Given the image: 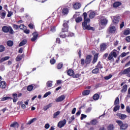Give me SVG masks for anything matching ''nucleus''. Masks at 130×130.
<instances>
[{"mask_svg": "<svg viewBox=\"0 0 130 130\" xmlns=\"http://www.w3.org/2000/svg\"><path fill=\"white\" fill-rule=\"evenodd\" d=\"M84 20V21L82 23V27L84 30H92L94 31L95 30L94 27L90 26L89 23L91 22L90 18H87V13L84 12L83 13Z\"/></svg>", "mask_w": 130, "mask_h": 130, "instance_id": "nucleus-1", "label": "nucleus"}, {"mask_svg": "<svg viewBox=\"0 0 130 130\" xmlns=\"http://www.w3.org/2000/svg\"><path fill=\"white\" fill-rule=\"evenodd\" d=\"M2 30L4 33H9V34H14L15 33L14 29H13V28L11 26H4L2 27Z\"/></svg>", "mask_w": 130, "mask_h": 130, "instance_id": "nucleus-2", "label": "nucleus"}, {"mask_svg": "<svg viewBox=\"0 0 130 130\" xmlns=\"http://www.w3.org/2000/svg\"><path fill=\"white\" fill-rule=\"evenodd\" d=\"M113 57L115 58L117 57V51L115 49L113 50L112 52H110L108 57V59H109V60H111Z\"/></svg>", "mask_w": 130, "mask_h": 130, "instance_id": "nucleus-3", "label": "nucleus"}, {"mask_svg": "<svg viewBox=\"0 0 130 130\" xmlns=\"http://www.w3.org/2000/svg\"><path fill=\"white\" fill-rule=\"evenodd\" d=\"M69 21H67V22H64L63 24L64 28H62V32H68V30H69V25L68 24H69Z\"/></svg>", "mask_w": 130, "mask_h": 130, "instance_id": "nucleus-4", "label": "nucleus"}, {"mask_svg": "<svg viewBox=\"0 0 130 130\" xmlns=\"http://www.w3.org/2000/svg\"><path fill=\"white\" fill-rule=\"evenodd\" d=\"M66 123H67V120L63 119L58 123L57 126L59 127V128H61V127H63V126L66 125Z\"/></svg>", "mask_w": 130, "mask_h": 130, "instance_id": "nucleus-5", "label": "nucleus"}, {"mask_svg": "<svg viewBox=\"0 0 130 130\" xmlns=\"http://www.w3.org/2000/svg\"><path fill=\"white\" fill-rule=\"evenodd\" d=\"M66 99V96L64 95H61L55 99L56 102H61Z\"/></svg>", "mask_w": 130, "mask_h": 130, "instance_id": "nucleus-6", "label": "nucleus"}, {"mask_svg": "<svg viewBox=\"0 0 130 130\" xmlns=\"http://www.w3.org/2000/svg\"><path fill=\"white\" fill-rule=\"evenodd\" d=\"M109 31L110 33H115V31H116V28L115 26L111 25L109 27Z\"/></svg>", "mask_w": 130, "mask_h": 130, "instance_id": "nucleus-7", "label": "nucleus"}, {"mask_svg": "<svg viewBox=\"0 0 130 130\" xmlns=\"http://www.w3.org/2000/svg\"><path fill=\"white\" fill-rule=\"evenodd\" d=\"M117 116H118L119 118H120V119H122V120L125 119L126 117H127V116H126V115L122 114L120 113H118L117 114Z\"/></svg>", "mask_w": 130, "mask_h": 130, "instance_id": "nucleus-8", "label": "nucleus"}, {"mask_svg": "<svg viewBox=\"0 0 130 130\" xmlns=\"http://www.w3.org/2000/svg\"><path fill=\"white\" fill-rule=\"evenodd\" d=\"M32 35L33 37L31 39V41L34 42L36 40V39H37L39 35L38 34V32L35 31L32 33Z\"/></svg>", "mask_w": 130, "mask_h": 130, "instance_id": "nucleus-9", "label": "nucleus"}, {"mask_svg": "<svg viewBox=\"0 0 130 130\" xmlns=\"http://www.w3.org/2000/svg\"><path fill=\"white\" fill-rule=\"evenodd\" d=\"M107 23H108V20H107V19L104 18L101 19V25H102V26L104 25H107Z\"/></svg>", "mask_w": 130, "mask_h": 130, "instance_id": "nucleus-10", "label": "nucleus"}, {"mask_svg": "<svg viewBox=\"0 0 130 130\" xmlns=\"http://www.w3.org/2000/svg\"><path fill=\"white\" fill-rule=\"evenodd\" d=\"M92 58V56L90 55H88L85 59V63L86 64H89L90 62H91V58Z\"/></svg>", "mask_w": 130, "mask_h": 130, "instance_id": "nucleus-11", "label": "nucleus"}, {"mask_svg": "<svg viewBox=\"0 0 130 130\" xmlns=\"http://www.w3.org/2000/svg\"><path fill=\"white\" fill-rule=\"evenodd\" d=\"M88 13V14H89V17L90 18V19H93V18L95 17V12L92 10H90Z\"/></svg>", "mask_w": 130, "mask_h": 130, "instance_id": "nucleus-12", "label": "nucleus"}, {"mask_svg": "<svg viewBox=\"0 0 130 130\" xmlns=\"http://www.w3.org/2000/svg\"><path fill=\"white\" fill-rule=\"evenodd\" d=\"M73 8L74 10H79L81 8V4L79 3H76L73 5Z\"/></svg>", "mask_w": 130, "mask_h": 130, "instance_id": "nucleus-13", "label": "nucleus"}, {"mask_svg": "<svg viewBox=\"0 0 130 130\" xmlns=\"http://www.w3.org/2000/svg\"><path fill=\"white\" fill-rule=\"evenodd\" d=\"M7 87V83L5 81H2L0 82V88L1 89H5Z\"/></svg>", "mask_w": 130, "mask_h": 130, "instance_id": "nucleus-14", "label": "nucleus"}, {"mask_svg": "<svg viewBox=\"0 0 130 130\" xmlns=\"http://www.w3.org/2000/svg\"><path fill=\"white\" fill-rule=\"evenodd\" d=\"M100 47L101 51H104V50H105L106 48H107V45H106V44L105 43L102 44L100 45Z\"/></svg>", "mask_w": 130, "mask_h": 130, "instance_id": "nucleus-15", "label": "nucleus"}, {"mask_svg": "<svg viewBox=\"0 0 130 130\" xmlns=\"http://www.w3.org/2000/svg\"><path fill=\"white\" fill-rule=\"evenodd\" d=\"M128 127V124L127 123H123L122 125L120 127V129L125 130Z\"/></svg>", "mask_w": 130, "mask_h": 130, "instance_id": "nucleus-16", "label": "nucleus"}, {"mask_svg": "<svg viewBox=\"0 0 130 130\" xmlns=\"http://www.w3.org/2000/svg\"><path fill=\"white\" fill-rule=\"evenodd\" d=\"M25 56V55L24 54H22V55H18V56L16 58V61H20V60H22V58Z\"/></svg>", "mask_w": 130, "mask_h": 130, "instance_id": "nucleus-17", "label": "nucleus"}, {"mask_svg": "<svg viewBox=\"0 0 130 130\" xmlns=\"http://www.w3.org/2000/svg\"><path fill=\"white\" fill-rule=\"evenodd\" d=\"M62 14L64 16L68 15V14H69V9L67 8H64L62 10Z\"/></svg>", "mask_w": 130, "mask_h": 130, "instance_id": "nucleus-18", "label": "nucleus"}, {"mask_svg": "<svg viewBox=\"0 0 130 130\" xmlns=\"http://www.w3.org/2000/svg\"><path fill=\"white\" fill-rule=\"evenodd\" d=\"M118 22H119V17H114L113 19L114 24H118Z\"/></svg>", "mask_w": 130, "mask_h": 130, "instance_id": "nucleus-19", "label": "nucleus"}, {"mask_svg": "<svg viewBox=\"0 0 130 130\" xmlns=\"http://www.w3.org/2000/svg\"><path fill=\"white\" fill-rule=\"evenodd\" d=\"M127 91V85L125 84L123 85L122 89L121 90L122 93H124Z\"/></svg>", "mask_w": 130, "mask_h": 130, "instance_id": "nucleus-20", "label": "nucleus"}, {"mask_svg": "<svg viewBox=\"0 0 130 130\" xmlns=\"http://www.w3.org/2000/svg\"><path fill=\"white\" fill-rule=\"evenodd\" d=\"M12 96L13 97V102L15 103L18 101V94L17 93H13Z\"/></svg>", "mask_w": 130, "mask_h": 130, "instance_id": "nucleus-21", "label": "nucleus"}, {"mask_svg": "<svg viewBox=\"0 0 130 130\" xmlns=\"http://www.w3.org/2000/svg\"><path fill=\"white\" fill-rule=\"evenodd\" d=\"M98 55H99L98 53L95 54L94 55L93 59V61H92V63L94 64L97 61V60H98Z\"/></svg>", "mask_w": 130, "mask_h": 130, "instance_id": "nucleus-22", "label": "nucleus"}, {"mask_svg": "<svg viewBox=\"0 0 130 130\" xmlns=\"http://www.w3.org/2000/svg\"><path fill=\"white\" fill-rule=\"evenodd\" d=\"M113 6L114 8H118V7H119V6H121V3L116 2L113 4Z\"/></svg>", "mask_w": 130, "mask_h": 130, "instance_id": "nucleus-23", "label": "nucleus"}, {"mask_svg": "<svg viewBox=\"0 0 130 130\" xmlns=\"http://www.w3.org/2000/svg\"><path fill=\"white\" fill-rule=\"evenodd\" d=\"M10 58V56H5L3 57L0 60V62H4V61H6V60H8Z\"/></svg>", "mask_w": 130, "mask_h": 130, "instance_id": "nucleus-24", "label": "nucleus"}, {"mask_svg": "<svg viewBox=\"0 0 130 130\" xmlns=\"http://www.w3.org/2000/svg\"><path fill=\"white\" fill-rule=\"evenodd\" d=\"M36 120H37V118H34L31 120H30L29 121H28V122L27 123V124L30 125L31 123H33V122H34L35 121H36Z\"/></svg>", "mask_w": 130, "mask_h": 130, "instance_id": "nucleus-25", "label": "nucleus"}, {"mask_svg": "<svg viewBox=\"0 0 130 130\" xmlns=\"http://www.w3.org/2000/svg\"><path fill=\"white\" fill-rule=\"evenodd\" d=\"M34 89H35V88L34 87V86H33L32 85H28L27 87V91H32V90H34Z\"/></svg>", "mask_w": 130, "mask_h": 130, "instance_id": "nucleus-26", "label": "nucleus"}, {"mask_svg": "<svg viewBox=\"0 0 130 130\" xmlns=\"http://www.w3.org/2000/svg\"><path fill=\"white\" fill-rule=\"evenodd\" d=\"M90 94L89 90H86L83 91L82 94L83 96H87V95H89Z\"/></svg>", "mask_w": 130, "mask_h": 130, "instance_id": "nucleus-27", "label": "nucleus"}, {"mask_svg": "<svg viewBox=\"0 0 130 130\" xmlns=\"http://www.w3.org/2000/svg\"><path fill=\"white\" fill-rule=\"evenodd\" d=\"M108 130H114V125L112 124H109L107 127Z\"/></svg>", "mask_w": 130, "mask_h": 130, "instance_id": "nucleus-28", "label": "nucleus"}, {"mask_svg": "<svg viewBox=\"0 0 130 130\" xmlns=\"http://www.w3.org/2000/svg\"><path fill=\"white\" fill-rule=\"evenodd\" d=\"M60 114V112L59 111H57L55 112L53 115V118H56L58 115Z\"/></svg>", "mask_w": 130, "mask_h": 130, "instance_id": "nucleus-29", "label": "nucleus"}, {"mask_svg": "<svg viewBox=\"0 0 130 130\" xmlns=\"http://www.w3.org/2000/svg\"><path fill=\"white\" fill-rule=\"evenodd\" d=\"M74 73L73 70H69L67 72L68 76H74Z\"/></svg>", "mask_w": 130, "mask_h": 130, "instance_id": "nucleus-30", "label": "nucleus"}, {"mask_svg": "<svg viewBox=\"0 0 130 130\" xmlns=\"http://www.w3.org/2000/svg\"><path fill=\"white\" fill-rule=\"evenodd\" d=\"M75 21L76 23H80V22L83 21V18L81 17H78L76 18Z\"/></svg>", "mask_w": 130, "mask_h": 130, "instance_id": "nucleus-31", "label": "nucleus"}, {"mask_svg": "<svg viewBox=\"0 0 130 130\" xmlns=\"http://www.w3.org/2000/svg\"><path fill=\"white\" fill-rule=\"evenodd\" d=\"M119 104V98L117 97L114 101V105H118Z\"/></svg>", "mask_w": 130, "mask_h": 130, "instance_id": "nucleus-32", "label": "nucleus"}, {"mask_svg": "<svg viewBox=\"0 0 130 130\" xmlns=\"http://www.w3.org/2000/svg\"><path fill=\"white\" fill-rule=\"evenodd\" d=\"M27 43V40H23L21 41L19 44V46H23V45H25Z\"/></svg>", "mask_w": 130, "mask_h": 130, "instance_id": "nucleus-33", "label": "nucleus"}, {"mask_svg": "<svg viewBox=\"0 0 130 130\" xmlns=\"http://www.w3.org/2000/svg\"><path fill=\"white\" fill-rule=\"evenodd\" d=\"M119 108H120V106L119 105H116L114 107L113 111L114 112H116V111H117V110H119Z\"/></svg>", "mask_w": 130, "mask_h": 130, "instance_id": "nucleus-34", "label": "nucleus"}, {"mask_svg": "<svg viewBox=\"0 0 130 130\" xmlns=\"http://www.w3.org/2000/svg\"><path fill=\"white\" fill-rule=\"evenodd\" d=\"M99 94L98 93H95L93 96V100H98V99H99Z\"/></svg>", "mask_w": 130, "mask_h": 130, "instance_id": "nucleus-35", "label": "nucleus"}, {"mask_svg": "<svg viewBox=\"0 0 130 130\" xmlns=\"http://www.w3.org/2000/svg\"><path fill=\"white\" fill-rule=\"evenodd\" d=\"M92 74H99V69H98V68L96 67V68L93 69V70L92 71Z\"/></svg>", "mask_w": 130, "mask_h": 130, "instance_id": "nucleus-36", "label": "nucleus"}, {"mask_svg": "<svg viewBox=\"0 0 130 130\" xmlns=\"http://www.w3.org/2000/svg\"><path fill=\"white\" fill-rule=\"evenodd\" d=\"M50 107H51V104H50L49 105H47V106H44V110L45 111H46V110H47V109H49V108H50Z\"/></svg>", "mask_w": 130, "mask_h": 130, "instance_id": "nucleus-37", "label": "nucleus"}, {"mask_svg": "<svg viewBox=\"0 0 130 130\" xmlns=\"http://www.w3.org/2000/svg\"><path fill=\"white\" fill-rule=\"evenodd\" d=\"M6 13L5 11H4L3 12H2L1 13V17L2 19H5V18L6 17Z\"/></svg>", "mask_w": 130, "mask_h": 130, "instance_id": "nucleus-38", "label": "nucleus"}, {"mask_svg": "<svg viewBox=\"0 0 130 130\" xmlns=\"http://www.w3.org/2000/svg\"><path fill=\"white\" fill-rule=\"evenodd\" d=\"M7 44L8 46H13V44H14V42L12 41H7Z\"/></svg>", "mask_w": 130, "mask_h": 130, "instance_id": "nucleus-39", "label": "nucleus"}, {"mask_svg": "<svg viewBox=\"0 0 130 130\" xmlns=\"http://www.w3.org/2000/svg\"><path fill=\"white\" fill-rule=\"evenodd\" d=\"M46 85H47V87H52V81H48L47 83H46Z\"/></svg>", "mask_w": 130, "mask_h": 130, "instance_id": "nucleus-40", "label": "nucleus"}, {"mask_svg": "<svg viewBox=\"0 0 130 130\" xmlns=\"http://www.w3.org/2000/svg\"><path fill=\"white\" fill-rule=\"evenodd\" d=\"M124 35H129L130 34V29H126L124 30Z\"/></svg>", "mask_w": 130, "mask_h": 130, "instance_id": "nucleus-41", "label": "nucleus"}, {"mask_svg": "<svg viewBox=\"0 0 130 130\" xmlns=\"http://www.w3.org/2000/svg\"><path fill=\"white\" fill-rule=\"evenodd\" d=\"M18 122H14L13 123L10 125L11 127H16V126H18Z\"/></svg>", "mask_w": 130, "mask_h": 130, "instance_id": "nucleus-42", "label": "nucleus"}, {"mask_svg": "<svg viewBox=\"0 0 130 130\" xmlns=\"http://www.w3.org/2000/svg\"><path fill=\"white\" fill-rule=\"evenodd\" d=\"M98 69H103V66L101 64V62L99 61L96 67Z\"/></svg>", "mask_w": 130, "mask_h": 130, "instance_id": "nucleus-43", "label": "nucleus"}, {"mask_svg": "<svg viewBox=\"0 0 130 130\" xmlns=\"http://www.w3.org/2000/svg\"><path fill=\"white\" fill-rule=\"evenodd\" d=\"M19 28L21 29V30H24L26 29V26L24 25V24H20L19 26Z\"/></svg>", "mask_w": 130, "mask_h": 130, "instance_id": "nucleus-44", "label": "nucleus"}, {"mask_svg": "<svg viewBox=\"0 0 130 130\" xmlns=\"http://www.w3.org/2000/svg\"><path fill=\"white\" fill-rule=\"evenodd\" d=\"M10 99H13V98L9 96H5L2 99V101H6V100H9Z\"/></svg>", "mask_w": 130, "mask_h": 130, "instance_id": "nucleus-45", "label": "nucleus"}, {"mask_svg": "<svg viewBox=\"0 0 130 130\" xmlns=\"http://www.w3.org/2000/svg\"><path fill=\"white\" fill-rule=\"evenodd\" d=\"M12 27L14 30H18V29H19V25L17 24H12Z\"/></svg>", "mask_w": 130, "mask_h": 130, "instance_id": "nucleus-46", "label": "nucleus"}, {"mask_svg": "<svg viewBox=\"0 0 130 130\" xmlns=\"http://www.w3.org/2000/svg\"><path fill=\"white\" fill-rule=\"evenodd\" d=\"M116 122H117V123L118 124V125H119V126H120V127L121 126V125L123 124V122H122V121L121 120H117L116 121Z\"/></svg>", "mask_w": 130, "mask_h": 130, "instance_id": "nucleus-47", "label": "nucleus"}, {"mask_svg": "<svg viewBox=\"0 0 130 130\" xmlns=\"http://www.w3.org/2000/svg\"><path fill=\"white\" fill-rule=\"evenodd\" d=\"M98 122L96 119H93L91 121V123L92 124V125H95V124H97Z\"/></svg>", "mask_w": 130, "mask_h": 130, "instance_id": "nucleus-48", "label": "nucleus"}, {"mask_svg": "<svg viewBox=\"0 0 130 130\" xmlns=\"http://www.w3.org/2000/svg\"><path fill=\"white\" fill-rule=\"evenodd\" d=\"M5 51V46L1 45H0V52H3Z\"/></svg>", "mask_w": 130, "mask_h": 130, "instance_id": "nucleus-49", "label": "nucleus"}, {"mask_svg": "<svg viewBox=\"0 0 130 130\" xmlns=\"http://www.w3.org/2000/svg\"><path fill=\"white\" fill-rule=\"evenodd\" d=\"M51 94V92L50 91L46 92L44 95V98H46L48 96H49Z\"/></svg>", "mask_w": 130, "mask_h": 130, "instance_id": "nucleus-50", "label": "nucleus"}, {"mask_svg": "<svg viewBox=\"0 0 130 130\" xmlns=\"http://www.w3.org/2000/svg\"><path fill=\"white\" fill-rule=\"evenodd\" d=\"M86 117H87L86 115H85L84 114H82L80 119H81V120H83V119H85V118H86Z\"/></svg>", "mask_w": 130, "mask_h": 130, "instance_id": "nucleus-51", "label": "nucleus"}, {"mask_svg": "<svg viewBox=\"0 0 130 130\" xmlns=\"http://www.w3.org/2000/svg\"><path fill=\"white\" fill-rule=\"evenodd\" d=\"M63 66V64L61 63H59L57 66V68L58 70H60V69H61V68H62V66Z\"/></svg>", "mask_w": 130, "mask_h": 130, "instance_id": "nucleus-52", "label": "nucleus"}, {"mask_svg": "<svg viewBox=\"0 0 130 130\" xmlns=\"http://www.w3.org/2000/svg\"><path fill=\"white\" fill-rule=\"evenodd\" d=\"M111 78H112V75L110 74L109 76L105 77V79L107 80H109V79H111Z\"/></svg>", "mask_w": 130, "mask_h": 130, "instance_id": "nucleus-53", "label": "nucleus"}, {"mask_svg": "<svg viewBox=\"0 0 130 130\" xmlns=\"http://www.w3.org/2000/svg\"><path fill=\"white\" fill-rule=\"evenodd\" d=\"M8 14L7 15L8 18H10V17H12V15H13V12L12 11H8Z\"/></svg>", "mask_w": 130, "mask_h": 130, "instance_id": "nucleus-54", "label": "nucleus"}, {"mask_svg": "<svg viewBox=\"0 0 130 130\" xmlns=\"http://www.w3.org/2000/svg\"><path fill=\"white\" fill-rule=\"evenodd\" d=\"M23 31L25 33V34H29V33H30V30L26 28Z\"/></svg>", "mask_w": 130, "mask_h": 130, "instance_id": "nucleus-55", "label": "nucleus"}, {"mask_svg": "<svg viewBox=\"0 0 130 130\" xmlns=\"http://www.w3.org/2000/svg\"><path fill=\"white\" fill-rule=\"evenodd\" d=\"M80 77V74L77 73L76 74H73V78H79Z\"/></svg>", "mask_w": 130, "mask_h": 130, "instance_id": "nucleus-56", "label": "nucleus"}, {"mask_svg": "<svg viewBox=\"0 0 130 130\" xmlns=\"http://www.w3.org/2000/svg\"><path fill=\"white\" fill-rule=\"evenodd\" d=\"M92 110V108L91 107H89L86 109V113H89Z\"/></svg>", "mask_w": 130, "mask_h": 130, "instance_id": "nucleus-57", "label": "nucleus"}, {"mask_svg": "<svg viewBox=\"0 0 130 130\" xmlns=\"http://www.w3.org/2000/svg\"><path fill=\"white\" fill-rule=\"evenodd\" d=\"M28 27L29 28H30V29H34V25L32 24V23H30L28 25Z\"/></svg>", "mask_w": 130, "mask_h": 130, "instance_id": "nucleus-58", "label": "nucleus"}, {"mask_svg": "<svg viewBox=\"0 0 130 130\" xmlns=\"http://www.w3.org/2000/svg\"><path fill=\"white\" fill-rule=\"evenodd\" d=\"M50 63H51V64H54L55 63V59H51L50 60Z\"/></svg>", "mask_w": 130, "mask_h": 130, "instance_id": "nucleus-59", "label": "nucleus"}, {"mask_svg": "<svg viewBox=\"0 0 130 130\" xmlns=\"http://www.w3.org/2000/svg\"><path fill=\"white\" fill-rule=\"evenodd\" d=\"M108 56V53H105L103 57V58L104 59H106V58H107V57Z\"/></svg>", "mask_w": 130, "mask_h": 130, "instance_id": "nucleus-60", "label": "nucleus"}, {"mask_svg": "<svg viewBox=\"0 0 130 130\" xmlns=\"http://www.w3.org/2000/svg\"><path fill=\"white\" fill-rule=\"evenodd\" d=\"M55 30H56L55 28V26H53L51 28L50 31H51L52 32H55Z\"/></svg>", "mask_w": 130, "mask_h": 130, "instance_id": "nucleus-61", "label": "nucleus"}, {"mask_svg": "<svg viewBox=\"0 0 130 130\" xmlns=\"http://www.w3.org/2000/svg\"><path fill=\"white\" fill-rule=\"evenodd\" d=\"M0 70L1 71H5V66L4 65H1L0 66Z\"/></svg>", "mask_w": 130, "mask_h": 130, "instance_id": "nucleus-62", "label": "nucleus"}, {"mask_svg": "<svg viewBox=\"0 0 130 130\" xmlns=\"http://www.w3.org/2000/svg\"><path fill=\"white\" fill-rule=\"evenodd\" d=\"M125 40L127 42H130V36L125 38Z\"/></svg>", "mask_w": 130, "mask_h": 130, "instance_id": "nucleus-63", "label": "nucleus"}, {"mask_svg": "<svg viewBox=\"0 0 130 130\" xmlns=\"http://www.w3.org/2000/svg\"><path fill=\"white\" fill-rule=\"evenodd\" d=\"M126 111L128 113H130V108L129 106L126 107Z\"/></svg>", "mask_w": 130, "mask_h": 130, "instance_id": "nucleus-64", "label": "nucleus"}]
</instances>
